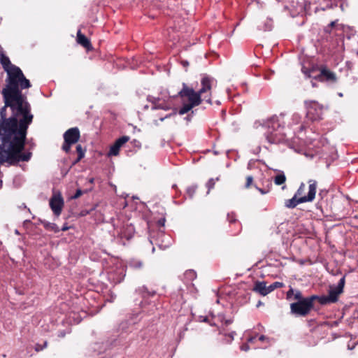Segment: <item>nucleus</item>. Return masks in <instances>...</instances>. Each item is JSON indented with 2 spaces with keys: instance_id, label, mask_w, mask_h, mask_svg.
Wrapping results in <instances>:
<instances>
[{
  "instance_id": "f257e3e1",
  "label": "nucleus",
  "mask_w": 358,
  "mask_h": 358,
  "mask_svg": "<svg viewBox=\"0 0 358 358\" xmlns=\"http://www.w3.org/2000/svg\"><path fill=\"white\" fill-rule=\"evenodd\" d=\"M2 67L6 73V85L1 91L4 106L0 108V134L4 141L12 139L13 145H22L34 115L22 90L31 87L20 67L5 58Z\"/></svg>"
},
{
  "instance_id": "f03ea898",
  "label": "nucleus",
  "mask_w": 358,
  "mask_h": 358,
  "mask_svg": "<svg viewBox=\"0 0 358 358\" xmlns=\"http://www.w3.org/2000/svg\"><path fill=\"white\" fill-rule=\"evenodd\" d=\"M215 83L216 80L213 77L206 74L203 75L201 80V88L197 92L183 83L182 88L178 92V95L182 100L187 99L188 102L182 103L178 111L179 115L187 113L194 107L200 105L202 101L211 104V88Z\"/></svg>"
},
{
  "instance_id": "7ed1b4c3",
  "label": "nucleus",
  "mask_w": 358,
  "mask_h": 358,
  "mask_svg": "<svg viewBox=\"0 0 358 358\" xmlns=\"http://www.w3.org/2000/svg\"><path fill=\"white\" fill-rule=\"evenodd\" d=\"M285 115L281 113L279 115H275L267 119L255 121L254 127L262 130L268 143L275 144L285 140Z\"/></svg>"
},
{
  "instance_id": "20e7f679",
  "label": "nucleus",
  "mask_w": 358,
  "mask_h": 358,
  "mask_svg": "<svg viewBox=\"0 0 358 358\" xmlns=\"http://www.w3.org/2000/svg\"><path fill=\"white\" fill-rule=\"evenodd\" d=\"M26 138L22 141V145H13L12 139L4 141L3 136L0 134V164L6 162L8 166L17 165L20 162L30 160L32 153L29 151L22 152Z\"/></svg>"
},
{
  "instance_id": "39448f33",
  "label": "nucleus",
  "mask_w": 358,
  "mask_h": 358,
  "mask_svg": "<svg viewBox=\"0 0 358 358\" xmlns=\"http://www.w3.org/2000/svg\"><path fill=\"white\" fill-rule=\"evenodd\" d=\"M113 236L117 243L125 244V241L131 239L135 232V229L132 224L128 222H121L120 220H113Z\"/></svg>"
},
{
  "instance_id": "423d86ee",
  "label": "nucleus",
  "mask_w": 358,
  "mask_h": 358,
  "mask_svg": "<svg viewBox=\"0 0 358 358\" xmlns=\"http://www.w3.org/2000/svg\"><path fill=\"white\" fill-rule=\"evenodd\" d=\"M308 192L307 195L297 198L294 196L285 201V206L287 208H294L299 203L313 201L315 197L317 189V181L315 180H308Z\"/></svg>"
},
{
  "instance_id": "0eeeda50",
  "label": "nucleus",
  "mask_w": 358,
  "mask_h": 358,
  "mask_svg": "<svg viewBox=\"0 0 358 358\" xmlns=\"http://www.w3.org/2000/svg\"><path fill=\"white\" fill-rule=\"evenodd\" d=\"M315 296L306 297L300 301L292 303L290 305L291 313L295 316L307 315L313 307Z\"/></svg>"
},
{
  "instance_id": "6e6552de",
  "label": "nucleus",
  "mask_w": 358,
  "mask_h": 358,
  "mask_svg": "<svg viewBox=\"0 0 358 358\" xmlns=\"http://www.w3.org/2000/svg\"><path fill=\"white\" fill-rule=\"evenodd\" d=\"M306 117L311 121H317L322 118L323 106L315 101H305Z\"/></svg>"
},
{
  "instance_id": "1a4fd4ad",
  "label": "nucleus",
  "mask_w": 358,
  "mask_h": 358,
  "mask_svg": "<svg viewBox=\"0 0 358 358\" xmlns=\"http://www.w3.org/2000/svg\"><path fill=\"white\" fill-rule=\"evenodd\" d=\"M64 143L62 149L66 152H69L71 145L77 143L80 138V131L77 127L68 129L64 134Z\"/></svg>"
},
{
  "instance_id": "9d476101",
  "label": "nucleus",
  "mask_w": 358,
  "mask_h": 358,
  "mask_svg": "<svg viewBox=\"0 0 358 358\" xmlns=\"http://www.w3.org/2000/svg\"><path fill=\"white\" fill-rule=\"evenodd\" d=\"M147 101L150 105H145L143 106V108L145 110L150 108L152 110H168L170 109L169 106L166 102L164 99L160 98L159 96H153L151 95H149L147 96Z\"/></svg>"
},
{
  "instance_id": "9b49d317",
  "label": "nucleus",
  "mask_w": 358,
  "mask_h": 358,
  "mask_svg": "<svg viewBox=\"0 0 358 358\" xmlns=\"http://www.w3.org/2000/svg\"><path fill=\"white\" fill-rule=\"evenodd\" d=\"M150 242L152 245L156 244L160 249L165 250L171 243V238L169 236L165 234L164 231H159L157 233V237L155 238L150 236Z\"/></svg>"
},
{
  "instance_id": "f8f14e48",
  "label": "nucleus",
  "mask_w": 358,
  "mask_h": 358,
  "mask_svg": "<svg viewBox=\"0 0 358 358\" xmlns=\"http://www.w3.org/2000/svg\"><path fill=\"white\" fill-rule=\"evenodd\" d=\"M317 78L321 82H325L330 85L335 84L337 82V77L335 73L323 66L320 67V73L317 75Z\"/></svg>"
},
{
  "instance_id": "ddd939ff",
  "label": "nucleus",
  "mask_w": 358,
  "mask_h": 358,
  "mask_svg": "<svg viewBox=\"0 0 358 358\" xmlns=\"http://www.w3.org/2000/svg\"><path fill=\"white\" fill-rule=\"evenodd\" d=\"M345 276L342 277L338 281L337 285H331L329 287L328 296L335 303L338 299V296L343 292L345 285Z\"/></svg>"
},
{
  "instance_id": "4468645a",
  "label": "nucleus",
  "mask_w": 358,
  "mask_h": 358,
  "mask_svg": "<svg viewBox=\"0 0 358 358\" xmlns=\"http://www.w3.org/2000/svg\"><path fill=\"white\" fill-rule=\"evenodd\" d=\"M63 206L64 200L60 195H55L50 200V206L57 216L61 214Z\"/></svg>"
},
{
  "instance_id": "2eb2a0df",
  "label": "nucleus",
  "mask_w": 358,
  "mask_h": 358,
  "mask_svg": "<svg viewBox=\"0 0 358 358\" xmlns=\"http://www.w3.org/2000/svg\"><path fill=\"white\" fill-rule=\"evenodd\" d=\"M129 140L127 136H123L117 138L114 144L110 147L108 153V156H117L119 155L120 148Z\"/></svg>"
},
{
  "instance_id": "dca6fc26",
  "label": "nucleus",
  "mask_w": 358,
  "mask_h": 358,
  "mask_svg": "<svg viewBox=\"0 0 358 358\" xmlns=\"http://www.w3.org/2000/svg\"><path fill=\"white\" fill-rule=\"evenodd\" d=\"M108 280L114 283L117 284L121 282L125 277V271L123 268H119L112 271L108 274Z\"/></svg>"
},
{
  "instance_id": "f3484780",
  "label": "nucleus",
  "mask_w": 358,
  "mask_h": 358,
  "mask_svg": "<svg viewBox=\"0 0 358 358\" xmlns=\"http://www.w3.org/2000/svg\"><path fill=\"white\" fill-rule=\"evenodd\" d=\"M268 290V287L266 285V283L264 281L256 282L253 287V291L260 294L262 296H266L268 294H269Z\"/></svg>"
},
{
  "instance_id": "a211bd4d",
  "label": "nucleus",
  "mask_w": 358,
  "mask_h": 358,
  "mask_svg": "<svg viewBox=\"0 0 358 358\" xmlns=\"http://www.w3.org/2000/svg\"><path fill=\"white\" fill-rule=\"evenodd\" d=\"M77 42L87 50L92 49V45L89 39L83 34L80 30L77 33Z\"/></svg>"
},
{
  "instance_id": "6ab92c4d",
  "label": "nucleus",
  "mask_w": 358,
  "mask_h": 358,
  "mask_svg": "<svg viewBox=\"0 0 358 358\" xmlns=\"http://www.w3.org/2000/svg\"><path fill=\"white\" fill-rule=\"evenodd\" d=\"M227 220L230 224H234L236 227V231L234 234H238L241 231V226L240 222L236 220V215L234 213H228Z\"/></svg>"
},
{
  "instance_id": "aec40b11",
  "label": "nucleus",
  "mask_w": 358,
  "mask_h": 358,
  "mask_svg": "<svg viewBox=\"0 0 358 358\" xmlns=\"http://www.w3.org/2000/svg\"><path fill=\"white\" fill-rule=\"evenodd\" d=\"M302 117L300 114L294 113L291 117V121L288 124V127L292 128L295 125H298L301 122Z\"/></svg>"
},
{
  "instance_id": "412c9836",
  "label": "nucleus",
  "mask_w": 358,
  "mask_h": 358,
  "mask_svg": "<svg viewBox=\"0 0 358 358\" xmlns=\"http://www.w3.org/2000/svg\"><path fill=\"white\" fill-rule=\"evenodd\" d=\"M196 278V273L194 270H187L184 273V280L187 283Z\"/></svg>"
},
{
  "instance_id": "4be33fe9",
  "label": "nucleus",
  "mask_w": 358,
  "mask_h": 358,
  "mask_svg": "<svg viewBox=\"0 0 358 358\" xmlns=\"http://www.w3.org/2000/svg\"><path fill=\"white\" fill-rule=\"evenodd\" d=\"M312 296H315V299H317L318 302L321 305H327V304H329V303H333V301L329 299L328 295H322V296L313 295Z\"/></svg>"
},
{
  "instance_id": "5701e85b",
  "label": "nucleus",
  "mask_w": 358,
  "mask_h": 358,
  "mask_svg": "<svg viewBox=\"0 0 358 358\" xmlns=\"http://www.w3.org/2000/svg\"><path fill=\"white\" fill-rule=\"evenodd\" d=\"M286 181V177L285 175L282 171L280 172L275 178H274V182L277 185H282Z\"/></svg>"
},
{
  "instance_id": "b1692460",
  "label": "nucleus",
  "mask_w": 358,
  "mask_h": 358,
  "mask_svg": "<svg viewBox=\"0 0 358 358\" xmlns=\"http://www.w3.org/2000/svg\"><path fill=\"white\" fill-rule=\"evenodd\" d=\"M128 265L131 268L138 269L142 267L143 263L139 259H132L128 262Z\"/></svg>"
},
{
  "instance_id": "393cba45",
  "label": "nucleus",
  "mask_w": 358,
  "mask_h": 358,
  "mask_svg": "<svg viewBox=\"0 0 358 358\" xmlns=\"http://www.w3.org/2000/svg\"><path fill=\"white\" fill-rule=\"evenodd\" d=\"M76 151L78 152V158L76 160V162H78L85 157V150H83L81 145H78L76 146Z\"/></svg>"
},
{
  "instance_id": "a878e982",
  "label": "nucleus",
  "mask_w": 358,
  "mask_h": 358,
  "mask_svg": "<svg viewBox=\"0 0 358 358\" xmlns=\"http://www.w3.org/2000/svg\"><path fill=\"white\" fill-rule=\"evenodd\" d=\"M284 286V284L282 282H274L273 283L271 284L270 285H268V292L269 293H271V292H273V290H275V289L277 288H280V287H282Z\"/></svg>"
},
{
  "instance_id": "bb28decb",
  "label": "nucleus",
  "mask_w": 358,
  "mask_h": 358,
  "mask_svg": "<svg viewBox=\"0 0 358 358\" xmlns=\"http://www.w3.org/2000/svg\"><path fill=\"white\" fill-rule=\"evenodd\" d=\"M260 30L263 31H270L272 29V20L271 19H267L264 27H259Z\"/></svg>"
},
{
  "instance_id": "cd10ccee",
  "label": "nucleus",
  "mask_w": 358,
  "mask_h": 358,
  "mask_svg": "<svg viewBox=\"0 0 358 358\" xmlns=\"http://www.w3.org/2000/svg\"><path fill=\"white\" fill-rule=\"evenodd\" d=\"M305 189H306V185L303 182H301L299 189L296 192L294 196H296L297 198L301 197L300 196H301L303 194Z\"/></svg>"
},
{
  "instance_id": "c85d7f7f",
  "label": "nucleus",
  "mask_w": 358,
  "mask_h": 358,
  "mask_svg": "<svg viewBox=\"0 0 358 358\" xmlns=\"http://www.w3.org/2000/svg\"><path fill=\"white\" fill-rule=\"evenodd\" d=\"M218 180H219L218 178H217L216 179L210 178V179L208 180V181L206 183V187L208 189V191L207 194H208L209 191L214 187L215 184V181Z\"/></svg>"
},
{
  "instance_id": "c756f323",
  "label": "nucleus",
  "mask_w": 358,
  "mask_h": 358,
  "mask_svg": "<svg viewBox=\"0 0 358 358\" xmlns=\"http://www.w3.org/2000/svg\"><path fill=\"white\" fill-rule=\"evenodd\" d=\"M196 190V186L192 185V186L187 187V193L189 195V196L190 198H192L194 194L195 193Z\"/></svg>"
},
{
  "instance_id": "7c9ffc66",
  "label": "nucleus",
  "mask_w": 358,
  "mask_h": 358,
  "mask_svg": "<svg viewBox=\"0 0 358 358\" xmlns=\"http://www.w3.org/2000/svg\"><path fill=\"white\" fill-rule=\"evenodd\" d=\"M6 59V60H10L9 57H7L5 54H4V51H3V48L0 45V63L2 65V62L3 61V59Z\"/></svg>"
},
{
  "instance_id": "2f4dec72",
  "label": "nucleus",
  "mask_w": 358,
  "mask_h": 358,
  "mask_svg": "<svg viewBox=\"0 0 358 358\" xmlns=\"http://www.w3.org/2000/svg\"><path fill=\"white\" fill-rule=\"evenodd\" d=\"M236 334L235 331H231L228 334H225L226 342L229 343L234 340V335Z\"/></svg>"
},
{
  "instance_id": "473e14b6",
  "label": "nucleus",
  "mask_w": 358,
  "mask_h": 358,
  "mask_svg": "<svg viewBox=\"0 0 358 358\" xmlns=\"http://www.w3.org/2000/svg\"><path fill=\"white\" fill-rule=\"evenodd\" d=\"M236 334L235 331H231L228 334H225L226 342L229 343L234 340V335Z\"/></svg>"
},
{
  "instance_id": "72a5a7b5",
  "label": "nucleus",
  "mask_w": 358,
  "mask_h": 358,
  "mask_svg": "<svg viewBox=\"0 0 358 358\" xmlns=\"http://www.w3.org/2000/svg\"><path fill=\"white\" fill-rule=\"evenodd\" d=\"M294 299L297 300L298 301H300L304 298H303L301 292L300 291L296 290L294 291Z\"/></svg>"
},
{
  "instance_id": "f704fd0d",
  "label": "nucleus",
  "mask_w": 358,
  "mask_h": 358,
  "mask_svg": "<svg viewBox=\"0 0 358 358\" xmlns=\"http://www.w3.org/2000/svg\"><path fill=\"white\" fill-rule=\"evenodd\" d=\"M96 206H95L92 207L90 210H82L80 211V215H81V216H85V215H88V214L91 213L93 210H95Z\"/></svg>"
},
{
  "instance_id": "c9c22d12",
  "label": "nucleus",
  "mask_w": 358,
  "mask_h": 358,
  "mask_svg": "<svg viewBox=\"0 0 358 358\" xmlns=\"http://www.w3.org/2000/svg\"><path fill=\"white\" fill-rule=\"evenodd\" d=\"M87 191L83 192L80 189L76 190L75 194L71 196L72 199H76L80 197L84 192H87Z\"/></svg>"
},
{
  "instance_id": "e433bc0d",
  "label": "nucleus",
  "mask_w": 358,
  "mask_h": 358,
  "mask_svg": "<svg viewBox=\"0 0 358 358\" xmlns=\"http://www.w3.org/2000/svg\"><path fill=\"white\" fill-rule=\"evenodd\" d=\"M301 71L308 77H311L312 70L307 69L304 66H303L302 69H301Z\"/></svg>"
},
{
  "instance_id": "4c0bfd02",
  "label": "nucleus",
  "mask_w": 358,
  "mask_h": 358,
  "mask_svg": "<svg viewBox=\"0 0 358 358\" xmlns=\"http://www.w3.org/2000/svg\"><path fill=\"white\" fill-rule=\"evenodd\" d=\"M253 181V178L252 176H249L247 177V181H246V184H245V187H249L250 186V185L252 184Z\"/></svg>"
},
{
  "instance_id": "58836bf2",
  "label": "nucleus",
  "mask_w": 358,
  "mask_h": 358,
  "mask_svg": "<svg viewBox=\"0 0 358 358\" xmlns=\"http://www.w3.org/2000/svg\"><path fill=\"white\" fill-rule=\"evenodd\" d=\"M294 290L292 288H290L287 292V298L291 299L292 296H294Z\"/></svg>"
},
{
  "instance_id": "ea45409f",
  "label": "nucleus",
  "mask_w": 358,
  "mask_h": 358,
  "mask_svg": "<svg viewBox=\"0 0 358 358\" xmlns=\"http://www.w3.org/2000/svg\"><path fill=\"white\" fill-rule=\"evenodd\" d=\"M46 346H47V342H46V341H45V342H44V344H43V346H41V345H40L37 344V345H36V348H35V350H36V351H40V350H43L45 348H46Z\"/></svg>"
},
{
  "instance_id": "a19ab883",
  "label": "nucleus",
  "mask_w": 358,
  "mask_h": 358,
  "mask_svg": "<svg viewBox=\"0 0 358 358\" xmlns=\"http://www.w3.org/2000/svg\"><path fill=\"white\" fill-rule=\"evenodd\" d=\"M165 222H166V220L164 217L163 218H160L158 221H157V225L160 227H164V224H165Z\"/></svg>"
},
{
  "instance_id": "79ce46f5",
  "label": "nucleus",
  "mask_w": 358,
  "mask_h": 358,
  "mask_svg": "<svg viewBox=\"0 0 358 358\" xmlns=\"http://www.w3.org/2000/svg\"><path fill=\"white\" fill-rule=\"evenodd\" d=\"M250 349V346L248 345V343H243V345H241V350H243V351H248Z\"/></svg>"
},
{
  "instance_id": "37998d69",
  "label": "nucleus",
  "mask_w": 358,
  "mask_h": 358,
  "mask_svg": "<svg viewBox=\"0 0 358 358\" xmlns=\"http://www.w3.org/2000/svg\"><path fill=\"white\" fill-rule=\"evenodd\" d=\"M259 340L261 341H269V338L264 335H261L259 337Z\"/></svg>"
},
{
  "instance_id": "c03bdc74",
  "label": "nucleus",
  "mask_w": 358,
  "mask_h": 358,
  "mask_svg": "<svg viewBox=\"0 0 358 358\" xmlns=\"http://www.w3.org/2000/svg\"><path fill=\"white\" fill-rule=\"evenodd\" d=\"M256 337L255 336H250L247 338V342L248 343H252L254 342V341L255 340Z\"/></svg>"
},
{
  "instance_id": "a18cd8bd",
  "label": "nucleus",
  "mask_w": 358,
  "mask_h": 358,
  "mask_svg": "<svg viewBox=\"0 0 358 358\" xmlns=\"http://www.w3.org/2000/svg\"><path fill=\"white\" fill-rule=\"evenodd\" d=\"M304 126L303 124H300L299 127H298L299 129V131H301L304 129Z\"/></svg>"
},
{
  "instance_id": "49530a36",
  "label": "nucleus",
  "mask_w": 358,
  "mask_h": 358,
  "mask_svg": "<svg viewBox=\"0 0 358 358\" xmlns=\"http://www.w3.org/2000/svg\"><path fill=\"white\" fill-rule=\"evenodd\" d=\"M88 182H89L90 183H91V184H93V183H94V178H89Z\"/></svg>"
},
{
  "instance_id": "de8ad7c7",
  "label": "nucleus",
  "mask_w": 358,
  "mask_h": 358,
  "mask_svg": "<svg viewBox=\"0 0 358 358\" xmlns=\"http://www.w3.org/2000/svg\"><path fill=\"white\" fill-rule=\"evenodd\" d=\"M182 65L186 66H188L189 65V62L187 61H183L182 62Z\"/></svg>"
},
{
  "instance_id": "09e8293b",
  "label": "nucleus",
  "mask_w": 358,
  "mask_h": 358,
  "mask_svg": "<svg viewBox=\"0 0 358 358\" xmlns=\"http://www.w3.org/2000/svg\"><path fill=\"white\" fill-rule=\"evenodd\" d=\"M65 336V333L63 331L59 332V337H64Z\"/></svg>"
},
{
  "instance_id": "8fccbe9b",
  "label": "nucleus",
  "mask_w": 358,
  "mask_h": 358,
  "mask_svg": "<svg viewBox=\"0 0 358 358\" xmlns=\"http://www.w3.org/2000/svg\"><path fill=\"white\" fill-rule=\"evenodd\" d=\"M231 323V321L229 320H227L225 321V324L227 326Z\"/></svg>"
},
{
  "instance_id": "3c124183",
  "label": "nucleus",
  "mask_w": 358,
  "mask_h": 358,
  "mask_svg": "<svg viewBox=\"0 0 358 358\" xmlns=\"http://www.w3.org/2000/svg\"><path fill=\"white\" fill-rule=\"evenodd\" d=\"M169 116H171V115H166L164 117H161V118H160V120H161V121H163L165 118H167V117H169Z\"/></svg>"
},
{
  "instance_id": "603ef678",
  "label": "nucleus",
  "mask_w": 358,
  "mask_h": 358,
  "mask_svg": "<svg viewBox=\"0 0 358 358\" xmlns=\"http://www.w3.org/2000/svg\"><path fill=\"white\" fill-rule=\"evenodd\" d=\"M334 24H335V22H331L330 24H329V27H332L333 26H334Z\"/></svg>"
},
{
  "instance_id": "864d4df0",
  "label": "nucleus",
  "mask_w": 358,
  "mask_h": 358,
  "mask_svg": "<svg viewBox=\"0 0 358 358\" xmlns=\"http://www.w3.org/2000/svg\"><path fill=\"white\" fill-rule=\"evenodd\" d=\"M262 304V302H261V301H259V302H258V303H257V307H259V306H261Z\"/></svg>"
},
{
  "instance_id": "5fc2aeb1",
  "label": "nucleus",
  "mask_w": 358,
  "mask_h": 358,
  "mask_svg": "<svg viewBox=\"0 0 358 358\" xmlns=\"http://www.w3.org/2000/svg\"><path fill=\"white\" fill-rule=\"evenodd\" d=\"M141 289L145 290L146 288L145 287H143L142 288L140 289V290H141Z\"/></svg>"
},
{
  "instance_id": "6e6d98bb",
  "label": "nucleus",
  "mask_w": 358,
  "mask_h": 358,
  "mask_svg": "<svg viewBox=\"0 0 358 358\" xmlns=\"http://www.w3.org/2000/svg\"><path fill=\"white\" fill-rule=\"evenodd\" d=\"M155 250V247H152V252H154Z\"/></svg>"
},
{
  "instance_id": "4d7b16f0",
  "label": "nucleus",
  "mask_w": 358,
  "mask_h": 358,
  "mask_svg": "<svg viewBox=\"0 0 358 358\" xmlns=\"http://www.w3.org/2000/svg\"><path fill=\"white\" fill-rule=\"evenodd\" d=\"M259 191L262 193V194H264V192L262 189H259Z\"/></svg>"
},
{
  "instance_id": "13d9d810",
  "label": "nucleus",
  "mask_w": 358,
  "mask_h": 358,
  "mask_svg": "<svg viewBox=\"0 0 358 358\" xmlns=\"http://www.w3.org/2000/svg\"><path fill=\"white\" fill-rule=\"evenodd\" d=\"M340 96H343V94L342 93H339L338 94Z\"/></svg>"
},
{
  "instance_id": "bf43d9fd",
  "label": "nucleus",
  "mask_w": 358,
  "mask_h": 358,
  "mask_svg": "<svg viewBox=\"0 0 358 358\" xmlns=\"http://www.w3.org/2000/svg\"><path fill=\"white\" fill-rule=\"evenodd\" d=\"M66 227H64L63 230H66Z\"/></svg>"
},
{
  "instance_id": "052dcab7",
  "label": "nucleus",
  "mask_w": 358,
  "mask_h": 358,
  "mask_svg": "<svg viewBox=\"0 0 358 358\" xmlns=\"http://www.w3.org/2000/svg\"><path fill=\"white\" fill-rule=\"evenodd\" d=\"M66 227H64L63 230H66Z\"/></svg>"
},
{
  "instance_id": "680f3d73",
  "label": "nucleus",
  "mask_w": 358,
  "mask_h": 358,
  "mask_svg": "<svg viewBox=\"0 0 358 358\" xmlns=\"http://www.w3.org/2000/svg\"><path fill=\"white\" fill-rule=\"evenodd\" d=\"M357 55H358V52H357Z\"/></svg>"
}]
</instances>
